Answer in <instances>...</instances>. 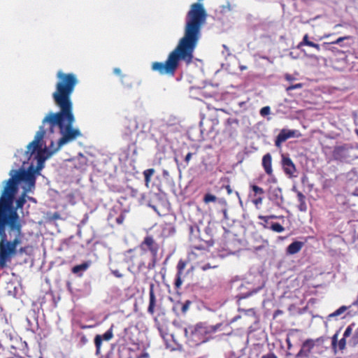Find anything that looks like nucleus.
Here are the masks:
<instances>
[{"instance_id":"obj_1","label":"nucleus","mask_w":358,"mask_h":358,"mask_svg":"<svg viewBox=\"0 0 358 358\" xmlns=\"http://www.w3.org/2000/svg\"><path fill=\"white\" fill-rule=\"evenodd\" d=\"M59 81L52 94L55 105L59 108L57 113H48L42 121L34 141L27 146L31 155L37 152L38 164L56 152L64 145L74 141L80 135V131L73 128L75 120L71 95L76 79L73 74L59 73Z\"/></svg>"},{"instance_id":"obj_2","label":"nucleus","mask_w":358,"mask_h":358,"mask_svg":"<svg viewBox=\"0 0 358 358\" xmlns=\"http://www.w3.org/2000/svg\"><path fill=\"white\" fill-rule=\"evenodd\" d=\"M207 13L203 4L194 3L191 5L185 17L184 35L176 48L168 56L165 62H155L151 69L161 75H173L179 62L182 60L187 64L192 62L193 53L201 38V29L206 23Z\"/></svg>"},{"instance_id":"obj_3","label":"nucleus","mask_w":358,"mask_h":358,"mask_svg":"<svg viewBox=\"0 0 358 358\" xmlns=\"http://www.w3.org/2000/svg\"><path fill=\"white\" fill-rule=\"evenodd\" d=\"M10 175L11 177L7 180L0 197V234L3 232L4 227L6 225L12 229L20 231L21 223L19 215L13 206L15 194L17 191V183L25 181L29 186L34 187L36 180L34 173L30 171L12 170Z\"/></svg>"},{"instance_id":"obj_4","label":"nucleus","mask_w":358,"mask_h":358,"mask_svg":"<svg viewBox=\"0 0 358 358\" xmlns=\"http://www.w3.org/2000/svg\"><path fill=\"white\" fill-rule=\"evenodd\" d=\"M222 326L221 323L215 325H208L206 323L199 322L196 325H190L184 328V334L189 345L194 346L204 343L209 341V335L215 333Z\"/></svg>"},{"instance_id":"obj_5","label":"nucleus","mask_w":358,"mask_h":358,"mask_svg":"<svg viewBox=\"0 0 358 358\" xmlns=\"http://www.w3.org/2000/svg\"><path fill=\"white\" fill-rule=\"evenodd\" d=\"M10 229L12 230L10 227ZM21 229L22 227L20 229ZM13 231H15L17 235L12 241L6 240L5 230L0 234V236H1V239L0 241V256L1 262L3 264L5 260L12 259V257L16 254V248L20 243V236L21 235V231L20 232L16 229H13Z\"/></svg>"},{"instance_id":"obj_6","label":"nucleus","mask_w":358,"mask_h":358,"mask_svg":"<svg viewBox=\"0 0 358 358\" xmlns=\"http://www.w3.org/2000/svg\"><path fill=\"white\" fill-rule=\"evenodd\" d=\"M357 148L351 143H345L341 145H337L333 150V157L336 160L351 162L357 158L355 152Z\"/></svg>"},{"instance_id":"obj_7","label":"nucleus","mask_w":358,"mask_h":358,"mask_svg":"<svg viewBox=\"0 0 358 358\" xmlns=\"http://www.w3.org/2000/svg\"><path fill=\"white\" fill-rule=\"evenodd\" d=\"M91 166H92L94 172L99 173L100 176L105 175L107 172V162L108 157L99 152L96 154L91 155Z\"/></svg>"},{"instance_id":"obj_8","label":"nucleus","mask_w":358,"mask_h":358,"mask_svg":"<svg viewBox=\"0 0 358 358\" xmlns=\"http://www.w3.org/2000/svg\"><path fill=\"white\" fill-rule=\"evenodd\" d=\"M140 248L143 252H146L148 250L150 252L152 257V264H149L148 268H151L154 267L159 250V245L153 237L151 236H146L141 243Z\"/></svg>"},{"instance_id":"obj_9","label":"nucleus","mask_w":358,"mask_h":358,"mask_svg":"<svg viewBox=\"0 0 358 358\" xmlns=\"http://www.w3.org/2000/svg\"><path fill=\"white\" fill-rule=\"evenodd\" d=\"M268 197L278 207H281L284 203V198L280 187L271 186L268 191Z\"/></svg>"},{"instance_id":"obj_10","label":"nucleus","mask_w":358,"mask_h":358,"mask_svg":"<svg viewBox=\"0 0 358 358\" xmlns=\"http://www.w3.org/2000/svg\"><path fill=\"white\" fill-rule=\"evenodd\" d=\"M300 133L297 130H291L287 129H282L276 137L275 141V145L280 148H281L282 143L286 141L290 138L299 137Z\"/></svg>"},{"instance_id":"obj_11","label":"nucleus","mask_w":358,"mask_h":358,"mask_svg":"<svg viewBox=\"0 0 358 358\" xmlns=\"http://www.w3.org/2000/svg\"><path fill=\"white\" fill-rule=\"evenodd\" d=\"M113 326L102 335H96L94 338L96 355H99L103 341H108L113 338Z\"/></svg>"},{"instance_id":"obj_12","label":"nucleus","mask_w":358,"mask_h":358,"mask_svg":"<svg viewBox=\"0 0 358 358\" xmlns=\"http://www.w3.org/2000/svg\"><path fill=\"white\" fill-rule=\"evenodd\" d=\"M107 358H130V350L125 345H120L117 349L113 348Z\"/></svg>"},{"instance_id":"obj_13","label":"nucleus","mask_w":358,"mask_h":358,"mask_svg":"<svg viewBox=\"0 0 358 358\" xmlns=\"http://www.w3.org/2000/svg\"><path fill=\"white\" fill-rule=\"evenodd\" d=\"M282 166L286 175L289 177H293L294 173L296 172V167L292 159L285 155H282Z\"/></svg>"},{"instance_id":"obj_14","label":"nucleus","mask_w":358,"mask_h":358,"mask_svg":"<svg viewBox=\"0 0 358 358\" xmlns=\"http://www.w3.org/2000/svg\"><path fill=\"white\" fill-rule=\"evenodd\" d=\"M314 347L313 341L307 339L302 344L301 348L299 352L296 355V358H308L309 354Z\"/></svg>"},{"instance_id":"obj_15","label":"nucleus","mask_w":358,"mask_h":358,"mask_svg":"<svg viewBox=\"0 0 358 358\" xmlns=\"http://www.w3.org/2000/svg\"><path fill=\"white\" fill-rule=\"evenodd\" d=\"M156 306V297L154 292V285L150 284L149 289V306L148 308V312L150 314L155 313V308Z\"/></svg>"},{"instance_id":"obj_16","label":"nucleus","mask_w":358,"mask_h":358,"mask_svg":"<svg viewBox=\"0 0 358 358\" xmlns=\"http://www.w3.org/2000/svg\"><path fill=\"white\" fill-rule=\"evenodd\" d=\"M272 157L270 153H267L264 155L262 158V166L264 169L265 172L268 175H271L273 172L272 169Z\"/></svg>"},{"instance_id":"obj_17","label":"nucleus","mask_w":358,"mask_h":358,"mask_svg":"<svg viewBox=\"0 0 358 358\" xmlns=\"http://www.w3.org/2000/svg\"><path fill=\"white\" fill-rule=\"evenodd\" d=\"M303 245V243L301 241H294L289 244L287 248V253L289 255H294L299 252Z\"/></svg>"},{"instance_id":"obj_18","label":"nucleus","mask_w":358,"mask_h":358,"mask_svg":"<svg viewBox=\"0 0 358 358\" xmlns=\"http://www.w3.org/2000/svg\"><path fill=\"white\" fill-rule=\"evenodd\" d=\"M89 264L87 262H84L81 264L73 266L71 269V271L73 273L80 277L82 276L83 273L87 270Z\"/></svg>"},{"instance_id":"obj_19","label":"nucleus","mask_w":358,"mask_h":358,"mask_svg":"<svg viewBox=\"0 0 358 358\" xmlns=\"http://www.w3.org/2000/svg\"><path fill=\"white\" fill-rule=\"evenodd\" d=\"M297 198L299 202L298 206L299 210L301 212H306L307 210L306 196L301 192H297Z\"/></svg>"},{"instance_id":"obj_20","label":"nucleus","mask_w":358,"mask_h":358,"mask_svg":"<svg viewBox=\"0 0 358 358\" xmlns=\"http://www.w3.org/2000/svg\"><path fill=\"white\" fill-rule=\"evenodd\" d=\"M350 38H352V36H342L331 43H323L322 44V46L326 50H331L329 48L330 44H341V43L344 41L345 40H348V39H350Z\"/></svg>"},{"instance_id":"obj_21","label":"nucleus","mask_w":358,"mask_h":358,"mask_svg":"<svg viewBox=\"0 0 358 358\" xmlns=\"http://www.w3.org/2000/svg\"><path fill=\"white\" fill-rule=\"evenodd\" d=\"M155 171L154 169H148L143 171V176L145 178V182L146 186H148L149 182H150V178L155 173Z\"/></svg>"},{"instance_id":"obj_22","label":"nucleus","mask_w":358,"mask_h":358,"mask_svg":"<svg viewBox=\"0 0 358 358\" xmlns=\"http://www.w3.org/2000/svg\"><path fill=\"white\" fill-rule=\"evenodd\" d=\"M350 307H351V306H342L338 309H337L336 311H334V313L330 314L329 315V317H332L339 316L341 314H343L345 311H346L348 308H350Z\"/></svg>"},{"instance_id":"obj_23","label":"nucleus","mask_w":358,"mask_h":358,"mask_svg":"<svg viewBox=\"0 0 358 358\" xmlns=\"http://www.w3.org/2000/svg\"><path fill=\"white\" fill-rule=\"evenodd\" d=\"M25 196H26V193L24 192L23 194L16 201L15 210H17V208H21L23 207V206L24 205V203L26 202ZM13 208L15 209L14 207H13Z\"/></svg>"},{"instance_id":"obj_24","label":"nucleus","mask_w":358,"mask_h":358,"mask_svg":"<svg viewBox=\"0 0 358 358\" xmlns=\"http://www.w3.org/2000/svg\"><path fill=\"white\" fill-rule=\"evenodd\" d=\"M270 229L271 230H273V231H275L278 233L282 232L285 230V228L280 224H279L278 222L272 223L270 227Z\"/></svg>"},{"instance_id":"obj_25","label":"nucleus","mask_w":358,"mask_h":358,"mask_svg":"<svg viewBox=\"0 0 358 358\" xmlns=\"http://www.w3.org/2000/svg\"><path fill=\"white\" fill-rule=\"evenodd\" d=\"M256 292H257L256 290L250 291V292H240L239 294H238L236 295V297L238 299V301H239L241 299H246L248 296H251L252 294L256 293Z\"/></svg>"},{"instance_id":"obj_26","label":"nucleus","mask_w":358,"mask_h":358,"mask_svg":"<svg viewBox=\"0 0 358 358\" xmlns=\"http://www.w3.org/2000/svg\"><path fill=\"white\" fill-rule=\"evenodd\" d=\"M185 266L186 263L182 260H180L177 265V274H178L179 275H182V271L185 269Z\"/></svg>"},{"instance_id":"obj_27","label":"nucleus","mask_w":358,"mask_h":358,"mask_svg":"<svg viewBox=\"0 0 358 358\" xmlns=\"http://www.w3.org/2000/svg\"><path fill=\"white\" fill-rule=\"evenodd\" d=\"M217 201V197L215 195H213L211 194H205L203 197V201L206 203H208L209 202H214Z\"/></svg>"},{"instance_id":"obj_28","label":"nucleus","mask_w":358,"mask_h":358,"mask_svg":"<svg viewBox=\"0 0 358 358\" xmlns=\"http://www.w3.org/2000/svg\"><path fill=\"white\" fill-rule=\"evenodd\" d=\"M220 8V12L222 13H227V12L231 11L234 8V6H231L229 2H227L226 5L222 6Z\"/></svg>"},{"instance_id":"obj_29","label":"nucleus","mask_w":358,"mask_h":358,"mask_svg":"<svg viewBox=\"0 0 358 358\" xmlns=\"http://www.w3.org/2000/svg\"><path fill=\"white\" fill-rule=\"evenodd\" d=\"M339 331H338L331 338V345L333 349L336 351L337 343H338V337Z\"/></svg>"},{"instance_id":"obj_30","label":"nucleus","mask_w":358,"mask_h":358,"mask_svg":"<svg viewBox=\"0 0 358 358\" xmlns=\"http://www.w3.org/2000/svg\"><path fill=\"white\" fill-rule=\"evenodd\" d=\"M251 188L255 194H263L264 193V191L262 187L255 185H252Z\"/></svg>"},{"instance_id":"obj_31","label":"nucleus","mask_w":358,"mask_h":358,"mask_svg":"<svg viewBox=\"0 0 358 358\" xmlns=\"http://www.w3.org/2000/svg\"><path fill=\"white\" fill-rule=\"evenodd\" d=\"M302 87H303V84H301V83H297V84H295V85H291L288 86L286 88V91L287 92H290V91H292L294 90L301 89Z\"/></svg>"},{"instance_id":"obj_32","label":"nucleus","mask_w":358,"mask_h":358,"mask_svg":"<svg viewBox=\"0 0 358 358\" xmlns=\"http://www.w3.org/2000/svg\"><path fill=\"white\" fill-rule=\"evenodd\" d=\"M271 113V108L269 106H264L261 108L259 113L262 116L264 117Z\"/></svg>"},{"instance_id":"obj_33","label":"nucleus","mask_w":358,"mask_h":358,"mask_svg":"<svg viewBox=\"0 0 358 358\" xmlns=\"http://www.w3.org/2000/svg\"><path fill=\"white\" fill-rule=\"evenodd\" d=\"M354 325V324H351L350 325H349L345 330L344 331V334H343V337L344 338H348L349 337L351 334H352V326Z\"/></svg>"},{"instance_id":"obj_34","label":"nucleus","mask_w":358,"mask_h":358,"mask_svg":"<svg viewBox=\"0 0 358 358\" xmlns=\"http://www.w3.org/2000/svg\"><path fill=\"white\" fill-rule=\"evenodd\" d=\"M351 341L354 345H358V327L355 329L352 336Z\"/></svg>"},{"instance_id":"obj_35","label":"nucleus","mask_w":358,"mask_h":358,"mask_svg":"<svg viewBox=\"0 0 358 358\" xmlns=\"http://www.w3.org/2000/svg\"><path fill=\"white\" fill-rule=\"evenodd\" d=\"M182 284V275H179L178 274H176V278L175 280V287L176 288H179Z\"/></svg>"},{"instance_id":"obj_36","label":"nucleus","mask_w":358,"mask_h":358,"mask_svg":"<svg viewBox=\"0 0 358 358\" xmlns=\"http://www.w3.org/2000/svg\"><path fill=\"white\" fill-rule=\"evenodd\" d=\"M191 304V301L187 300L182 306L181 310L183 313H185L187 310L189 309V306Z\"/></svg>"},{"instance_id":"obj_37","label":"nucleus","mask_w":358,"mask_h":358,"mask_svg":"<svg viewBox=\"0 0 358 358\" xmlns=\"http://www.w3.org/2000/svg\"><path fill=\"white\" fill-rule=\"evenodd\" d=\"M309 40H308V34H305L303 36V40L301 42H300V43L299 44L298 47H301V46H303V45H308V43H309Z\"/></svg>"},{"instance_id":"obj_38","label":"nucleus","mask_w":358,"mask_h":358,"mask_svg":"<svg viewBox=\"0 0 358 358\" xmlns=\"http://www.w3.org/2000/svg\"><path fill=\"white\" fill-rule=\"evenodd\" d=\"M345 338L343 337L338 342V347L340 350H344L346 345Z\"/></svg>"},{"instance_id":"obj_39","label":"nucleus","mask_w":358,"mask_h":358,"mask_svg":"<svg viewBox=\"0 0 358 358\" xmlns=\"http://www.w3.org/2000/svg\"><path fill=\"white\" fill-rule=\"evenodd\" d=\"M238 311L241 312V311H243L244 312L246 315H255V311L252 308H249V309H243V308H238Z\"/></svg>"},{"instance_id":"obj_40","label":"nucleus","mask_w":358,"mask_h":358,"mask_svg":"<svg viewBox=\"0 0 358 358\" xmlns=\"http://www.w3.org/2000/svg\"><path fill=\"white\" fill-rule=\"evenodd\" d=\"M78 336L80 337V343L83 344V345H85L87 343L88 340H87V338L83 335L81 333H79L78 334Z\"/></svg>"},{"instance_id":"obj_41","label":"nucleus","mask_w":358,"mask_h":358,"mask_svg":"<svg viewBox=\"0 0 358 358\" xmlns=\"http://www.w3.org/2000/svg\"><path fill=\"white\" fill-rule=\"evenodd\" d=\"M218 203L221 206L222 208H227V203L224 199H219L217 200Z\"/></svg>"},{"instance_id":"obj_42","label":"nucleus","mask_w":358,"mask_h":358,"mask_svg":"<svg viewBox=\"0 0 358 358\" xmlns=\"http://www.w3.org/2000/svg\"><path fill=\"white\" fill-rule=\"evenodd\" d=\"M227 123L229 125L236 124L237 126L238 124V121L236 119L229 118L227 120Z\"/></svg>"},{"instance_id":"obj_43","label":"nucleus","mask_w":358,"mask_h":358,"mask_svg":"<svg viewBox=\"0 0 358 358\" xmlns=\"http://www.w3.org/2000/svg\"><path fill=\"white\" fill-rule=\"evenodd\" d=\"M262 201H263V199L262 197H258L257 199H255V200H253V203L257 206L258 207L259 205L262 204Z\"/></svg>"},{"instance_id":"obj_44","label":"nucleus","mask_w":358,"mask_h":358,"mask_svg":"<svg viewBox=\"0 0 358 358\" xmlns=\"http://www.w3.org/2000/svg\"><path fill=\"white\" fill-rule=\"evenodd\" d=\"M221 212L223 214V216H224V219L225 220H229V217H228V213H227V208H223L221 209Z\"/></svg>"},{"instance_id":"obj_45","label":"nucleus","mask_w":358,"mask_h":358,"mask_svg":"<svg viewBox=\"0 0 358 358\" xmlns=\"http://www.w3.org/2000/svg\"><path fill=\"white\" fill-rule=\"evenodd\" d=\"M262 358H278V357L274 353L271 352V353L263 355L262 357Z\"/></svg>"},{"instance_id":"obj_46","label":"nucleus","mask_w":358,"mask_h":358,"mask_svg":"<svg viewBox=\"0 0 358 358\" xmlns=\"http://www.w3.org/2000/svg\"><path fill=\"white\" fill-rule=\"evenodd\" d=\"M258 218L264 222L267 223L268 220L270 219V217L268 216H264V215H259Z\"/></svg>"},{"instance_id":"obj_47","label":"nucleus","mask_w":358,"mask_h":358,"mask_svg":"<svg viewBox=\"0 0 358 358\" xmlns=\"http://www.w3.org/2000/svg\"><path fill=\"white\" fill-rule=\"evenodd\" d=\"M113 274L117 278H122L123 275L117 270L112 271Z\"/></svg>"},{"instance_id":"obj_48","label":"nucleus","mask_w":358,"mask_h":358,"mask_svg":"<svg viewBox=\"0 0 358 358\" xmlns=\"http://www.w3.org/2000/svg\"><path fill=\"white\" fill-rule=\"evenodd\" d=\"M192 154L191 152H188V153L187 154V155L185 156V162L187 164H188V163H189V160L191 159V158H192Z\"/></svg>"},{"instance_id":"obj_49","label":"nucleus","mask_w":358,"mask_h":358,"mask_svg":"<svg viewBox=\"0 0 358 358\" xmlns=\"http://www.w3.org/2000/svg\"><path fill=\"white\" fill-rule=\"evenodd\" d=\"M162 176L164 178L168 179L169 177V173L167 170H163L162 171Z\"/></svg>"},{"instance_id":"obj_50","label":"nucleus","mask_w":358,"mask_h":358,"mask_svg":"<svg viewBox=\"0 0 358 358\" xmlns=\"http://www.w3.org/2000/svg\"><path fill=\"white\" fill-rule=\"evenodd\" d=\"M285 79L287 80H288V81H292V80H294V78L292 76L289 75V74H286L285 75Z\"/></svg>"},{"instance_id":"obj_51","label":"nucleus","mask_w":358,"mask_h":358,"mask_svg":"<svg viewBox=\"0 0 358 358\" xmlns=\"http://www.w3.org/2000/svg\"><path fill=\"white\" fill-rule=\"evenodd\" d=\"M113 72L117 76H121V70L119 68H115Z\"/></svg>"},{"instance_id":"obj_52","label":"nucleus","mask_w":358,"mask_h":358,"mask_svg":"<svg viewBox=\"0 0 358 358\" xmlns=\"http://www.w3.org/2000/svg\"><path fill=\"white\" fill-rule=\"evenodd\" d=\"M222 47L224 49V50L226 51L227 56H229L231 55V53L229 52V48L224 44L222 45Z\"/></svg>"},{"instance_id":"obj_53","label":"nucleus","mask_w":358,"mask_h":358,"mask_svg":"<svg viewBox=\"0 0 358 358\" xmlns=\"http://www.w3.org/2000/svg\"><path fill=\"white\" fill-rule=\"evenodd\" d=\"M225 188L227 189L228 194H231L232 193V189L231 188V187L229 185H227L225 187Z\"/></svg>"},{"instance_id":"obj_54","label":"nucleus","mask_w":358,"mask_h":358,"mask_svg":"<svg viewBox=\"0 0 358 358\" xmlns=\"http://www.w3.org/2000/svg\"><path fill=\"white\" fill-rule=\"evenodd\" d=\"M286 342H287V343L288 349H291V348H292V343H291L290 339H289V338H287V339H286Z\"/></svg>"},{"instance_id":"obj_55","label":"nucleus","mask_w":358,"mask_h":358,"mask_svg":"<svg viewBox=\"0 0 358 358\" xmlns=\"http://www.w3.org/2000/svg\"><path fill=\"white\" fill-rule=\"evenodd\" d=\"M137 194H138V190L137 189H131V196H136Z\"/></svg>"},{"instance_id":"obj_56","label":"nucleus","mask_w":358,"mask_h":358,"mask_svg":"<svg viewBox=\"0 0 358 358\" xmlns=\"http://www.w3.org/2000/svg\"><path fill=\"white\" fill-rule=\"evenodd\" d=\"M282 313V311L280 310H277L276 311H275L274 313V317H276L277 315H280Z\"/></svg>"},{"instance_id":"obj_57","label":"nucleus","mask_w":358,"mask_h":358,"mask_svg":"<svg viewBox=\"0 0 358 358\" xmlns=\"http://www.w3.org/2000/svg\"><path fill=\"white\" fill-rule=\"evenodd\" d=\"M315 45V43H313V42H312V41H309V43H308L307 46H310V47H313V48H314Z\"/></svg>"},{"instance_id":"obj_58","label":"nucleus","mask_w":358,"mask_h":358,"mask_svg":"<svg viewBox=\"0 0 358 358\" xmlns=\"http://www.w3.org/2000/svg\"><path fill=\"white\" fill-rule=\"evenodd\" d=\"M314 48H315L317 51L320 50V45L319 44L315 43Z\"/></svg>"},{"instance_id":"obj_59","label":"nucleus","mask_w":358,"mask_h":358,"mask_svg":"<svg viewBox=\"0 0 358 358\" xmlns=\"http://www.w3.org/2000/svg\"><path fill=\"white\" fill-rule=\"evenodd\" d=\"M200 127H201V134H203L205 129L203 128V122H200Z\"/></svg>"},{"instance_id":"obj_60","label":"nucleus","mask_w":358,"mask_h":358,"mask_svg":"<svg viewBox=\"0 0 358 358\" xmlns=\"http://www.w3.org/2000/svg\"><path fill=\"white\" fill-rule=\"evenodd\" d=\"M352 195L358 196V189H355V192L352 193Z\"/></svg>"},{"instance_id":"obj_61","label":"nucleus","mask_w":358,"mask_h":358,"mask_svg":"<svg viewBox=\"0 0 358 358\" xmlns=\"http://www.w3.org/2000/svg\"><path fill=\"white\" fill-rule=\"evenodd\" d=\"M80 327L81 329H87V328H88V327H89V326H87V325H80Z\"/></svg>"},{"instance_id":"obj_62","label":"nucleus","mask_w":358,"mask_h":358,"mask_svg":"<svg viewBox=\"0 0 358 358\" xmlns=\"http://www.w3.org/2000/svg\"><path fill=\"white\" fill-rule=\"evenodd\" d=\"M24 252H25V249H24V248H21L20 249V253H23Z\"/></svg>"},{"instance_id":"obj_63","label":"nucleus","mask_w":358,"mask_h":358,"mask_svg":"<svg viewBox=\"0 0 358 358\" xmlns=\"http://www.w3.org/2000/svg\"><path fill=\"white\" fill-rule=\"evenodd\" d=\"M330 36H331V34H326L324 36H322V38H327V37H329Z\"/></svg>"},{"instance_id":"obj_64","label":"nucleus","mask_w":358,"mask_h":358,"mask_svg":"<svg viewBox=\"0 0 358 358\" xmlns=\"http://www.w3.org/2000/svg\"><path fill=\"white\" fill-rule=\"evenodd\" d=\"M355 134L358 136V129H356L355 130Z\"/></svg>"}]
</instances>
